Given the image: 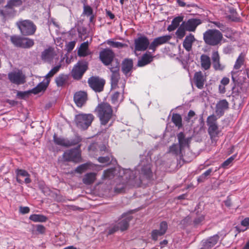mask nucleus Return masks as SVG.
<instances>
[{
    "mask_svg": "<svg viewBox=\"0 0 249 249\" xmlns=\"http://www.w3.org/2000/svg\"><path fill=\"white\" fill-rule=\"evenodd\" d=\"M132 174L134 177L133 178L131 177V179L133 180L135 184L141 183L144 178H150L152 176V173L148 160L144 159L141 160Z\"/></svg>",
    "mask_w": 249,
    "mask_h": 249,
    "instance_id": "1",
    "label": "nucleus"
},
{
    "mask_svg": "<svg viewBox=\"0 0 249 249\" xmlns=\"http://www.w3.org/2000/svg\"><path fill=\"white\" fill-rule=\"evenodd\" d=\"M60 68V65L55 66L45 76V81L39 83L36 87L29 91H18L17 94V96L21 99H23L28 95L29 92L36 94L40 92L44 91L49 84L50 78L53 77L54 74L59 71Z\"/></svg>",
    "mask_w": 249,
    "mask_h": 249,
    "instance_id": "2",
    "label": "nucleus"
},
{
    "mask_svg": "<svg viewBox=\"0 0 249 249\" xmlns=\"http://www.w3.org/2000/svg\"><path fill=\"white\" fill-rule=\"evenodd\" d=\"M95 112L102 125L107 124L113 116L112 107L107 103L103 102L98 104L95 108Z\"/></svg>",
    "mask_w": 249,
    "mask_h": 249,
    "instance_id": "3",
    "label": "nucleus"
},
{
    "mask_svg": "<svg viewBox=\"0 0 249 249\" xmlns=\"http://www.w3.org/2000/svg\"><path fill=\"white\" fill-rule=\"evenodd\" d=\"M201 23V21L197 18H191L187 21H183L179 27L176 34L178 38H182L185 35V32H194L197 26Z\"/></svg>",
    "mask_w": 249,
    "mask_h": 249,
    "instance_id": "4",
    "label": "nucleus"
},
{
    "mask_svg": "<svg viewBox=\"0 0 249 249\" xmlns=\"http://www.w3.org/2000/svg\"><path fill=\"white\" fill-rule=\"evenodd\" d=\"M223 38L222 34L218 30L209 29L203 34L205 43L210 46H215L220 44Z\"/></svg>",
    "mask_w": 249,
    "mask_h": 249,
    "instance_id": "5",
    "label": "nucleus"
},
{
    "mask_svg": "<svg viewBox=\"0 0 249 249\" xmlns=\"http://www.w3.org/2000/svg\"><path fill=\"white\" fill-rule=\"evenodd\" d=\"M16 25L21 33L24 36L33 35L36 30V25L32 21L28 19H20L16 22Z\"/></svg>",
    "mask_w": 249,
    "mask_h": 249,
    "instance_id": "6",
    "label": "nucleus"
},
{
    "mask_svg": "<svg viewBox=\"0 0 249 249\" xmlns=\"http://www.w3.org/2000/svg\"><path fill=\"white\" fill-rule=\"evenodd\" d=\"M94 116L91 114H79L75 117V122L79 128L87 129L91 124Z\"/></svg>",
    "mask_w": 249,
    "mask_h": 249,
    "instance_id": "7",
    "label": "nucleus"
},
{
    "mask_svg": "<svg viewBox=\"0 0 249 249\" xmlns=\"http://www.w3.org/2000/svg\"><path fill=\"white\" fill-rule=\"evenodd\" d=\"M80 146V145H79L76 148L66 151L63 155L64 160L75 163L81 162L82 159L81 152L79 150Z\"/></svg>",
    "mask_w": 249,
    "mask_h": 249,
    "instance_id": "8",
    "label": "nucleus"
},
{
    "mask_svg": "<svg viewBox=\"0 0 249 249\" xmlns=\"http://www.w3.org/2000/svg\"><path fill=\"white\" fill-rule=\"evenodd\" d=\"M53 141L54 143L64 147H70L78 144L82 139L80 136H75L73 138L69 140L62 137H57L56 134L53 135Z\"/></svg>",
    "mask_w": 249,
    "mask_h": 249,
    "instance_id": "9",
    "label": "nucleus"
},
{
    "mask_svg": "<svg viewBox=\"0 0 249 249\" xmlns=\"http://www.w3.org/2000/svg\"><path fill=\"white\" fill-rule=\"evenodd\" d=\"M150 42L148 38L144 36L138 37L134 40V53L138 56L137 52H143L149 48Z\"/></svg>",
    "mask_w": 249,
    "mask_h": 249,
    "instance_id": "10",
    "label": "nucleus"
},
{
    "mask_svg": "<svg viewBox=\"0 0 249 249\" xmlns=\"http://www.w3.org/2000/svg\"><path fill=\"white\" fill-rule=\"evenodd\" d=\"M216 121V118L213 115L209 116L207 119V124L209 126L208 131L211 139L217 136L219 133Z\"/></svg>",
    "mask_w": 249,
    "mask_h": 249,
    "instance_id": "11",
    "label": "nucleus"
},
{
    "mask_svg": "<svg viewBox=\"0 0 249 249\" xmlns=\"http://www.w3.org/2000/svg\"><path fill=\"white\" fill-rule=\"evenodd\" d=\"M8 76L10 82L16 85L23 84L25 82V76L21 71L11 72Z\"/></svg>",
    "mask_w": 249,
    "mask_h": 249,
    "instance_id": "12",
    "label": "nucleus"
},
{
    "mask_svg": "<svg viewBox=\"0 0 249 249\" xmlns=\"http://www.w3.org/2000/svg\"><path fill=\"white\" fill-rule=\"evenodd\" d=\"M87 65L83 62H78L73 67L71 75L75 79H80L87 70Z\"/></svg>",
    "mask_w": 249,
    "mask_h": 249,
    "instance_id": "13",
    "label": "nucleus"
},
{
    "mask_svg": "<svg viewBox=\"0 0 249 249\" xmlns=\"http://www.w3.org/2000/svg\"><path fill=\"white\" fill-rule=\"evenodd\" d=\"M90 88L96 92H101L103 90L105 83L104 80L98 77H90L88 80Z\"/></svg>",
    "mask_w": 249,
    "mask_h": 249,
    "instance_id": "14",
    "label": "nucleus"
},
{
    "mask_svg": "<svg viewBox=\"0 0 249 249\" xmlns=\"http://www.w3.org/2000/svg\"><path fill=\"white\" fill-rule=\"evenodd\" d=\"M114 54L110 49H104L100 53L99 57L102 62L106 66L109 65L113 60Z\"/></svg>",
    "mask_w": 249,
    "mask_h": 249,
    "instance_id": "15",
    "label": "nucleus"
},
{
    "mask_svg": "<svg viewBox=\"0 0 249 249\" xmlns=\"http://www.w3.org/2000/svg\"><path fill=\"white\" fill-rule=\"evenodd\" d=\"M171 38L170 36L166 35L154 38L153 41L150 43L149 49L152 50L153 52H154L157 47L168 42Z\"/></svg>",
    "mask_w": 249,
    "mask_h": 249,
    "instance_id": "16",
    "label": "nucleus"
},
{
    "mask_svg": "<svg viewBox=\"0 0 249 249\" xmlns=\"http://www.w3.org/2000/svg\"><path fill=\"white\" fill-rule=\"evenodd\" d=\"M132 217L130 215L123 214L116 223L119 230L121 231L128 229L129 223L132 220Z\"/></svg>",
    "mask_w": 249,
    "mask_h": 249,
    "instance_id": "17",
    "label": "nucleus"
},
{
    "mask_svg": "<svg viewBox=\"0 0 249 249\" xmlns=\"http://www.w3.org/2000/svg\"><path fill=\"white\" fill-rule=\"evenodd\" d=\"M168 229V225L166 222L162 221L160 223V229L154 230L151 232L152 239L154 241H157L159 236L164 235Z\"/></svg>",
    "mask_w": 249,
    "mask_h": 249,
    "instance_id": "18",
    "label": "nucleus"
},
{
    "mask_svg": "<svg viewBox=\"0 0 249 249\" xmlns=\"http://www.w3.org/2000/svg\"><path fill=\"white\" fill-rule=\"evenodd\" d=\"M112 72L111 75V88L115 89L117 87L119 80H120L119 68L117 64L115 67L109 68Z\"/></svg>",
    "mask_w": 249,
    "mask_h": 249,
    "instance_id": "19",
    "label": "nucleus"
},
{
    "mask_svg": "<svg viewBox=\"0 0 249 249\" xmlns=\"http://www.w3.org/2000/svg\"><path fill=\"white\" fill-rule=\"evenodd\" d=\"M74 101L77 106L82 107L87 100V94L85 91L76 92L73 97Z\"/></svg>",
    "mask_w": 249,
    "mask_h": 249,
    "instance_id": "20",
    "label": "nucleus"
},
{
    "mask_svg": "<svg viewBox=\"0 0 249 249\" xmlns=\"http://www.w3.org/2000/svg\"><path fill=\"white\" fill-rule=\"evenodd\" d=\"M212 64L214 69L216 71H222L225 67L220 62V56L217 51H214L212 55Z\"/></svg>",
    "mask_w": 249,
    "mask_h": 249,
    "instance_id": "21",
    "label": "nucleus"
},
{
    "mask_svg": "<svg viewBox=\"0 0 249 249\" xmlns=\"http://www.w3.org/2000/svg\"><path fill=\"white\" fill-rule=\"evenodd\" d=\"M194 81L196 87L199 89H202L206 82V77L201 71L196 72L194 74Z\"/></svg>",
    "mask_w": 249,
    "mask_h": 249,
    "instance_id": "22",
    "label": "nucleus"
},
{
    "mask_svg": "<svg viewBox=\"0 0 249 249\" xmlns=\"http://www.w3.org/2000/svg\"><path fill=\"white\" fill-rule=\"evenodd\" d=\"M229 107V103L226 100L219 101L216 105L215 112L217 115L222 116L225 111Z\"/></svg>",
    "mask_w": 249,
    "mask_h": 249,
    "instance_id": "23",
    "label": "nucleus"
},
{
    "mask_svg": "<svg viewBox=\"0 0 249 249\" xmlns=\"http://www.w3.org/2000/svg\"><path fill=\"white\" fill-rule=\"evenodd\" d=\"M219 236L216 234L202 242V247L201 249H210L218 241Z\"/></svg>",
    "mask_w": 249,
    "mask_h": 249,
    "instance_id": "24",
    "label": "nucleus"
},
{
    "mask_svg": "<svg viewBox=\"0 0 249 249\" xmlns=\"http://www.w3.org/2000/svg\"><path fill=\"white\" fill-rule=\"evenodd\" d=\"M177 138L178 141V144L181 149H184L187 146H189L191 138H186L183 132H180L177 135Z\"/></svg>",
    "mask_w": 249,
    "mask_h": 249,
    "instance_id": "25",
    "label": "nucleus"
},
{
    "mask_svg": "<svg viewBox=\"0 0 249 249\" xmlns=\"http://www.w3.org/2000/svg\"><path fill=\"white\" fill-rule=\"evenodd\" d=\"M200 59L201 68L204 70L210 69L211 66L210 57L205 54H203L201 55Z\"/></svg>",
    "mask_w": 249,
    "mask_h": 249,
    "instance_id": "26",
    "label": "nucleus"
},
{
    "mask_svg": "<svg viewBox=\"0 0 249 249\" xmlns=\"http://www.w3.org/2000/svg\"><path fill=\"white\" fill-rule=\"evenodd\" d=\"M133 61L131 59H125L123 63L122 66V70L124 73L127 74L131 71L133 68Z\"/></svg>",
    "mask_w": 249,
    "mask_h": 249,
    "instance_id": "27",
    "label": "nucleus"
},
{
    "mask_svg": "<svg viewBox=\"0 0 249 249\" xmlns=\"http://www.w3.org/2000/svg\"><path fill=\"white\" fill-rule=\"evenodd\" d=\"M69 76L67 74H60L55 78V82L57 87L65 86L68 83Z\"/></svg>",
    "mask_w": 249,
    "mask_h": 249,
    "instance_id": "28",
    "label": "nucleus"
},
{
    "mask_svg": "<svg viewBox=\"0 0 249 249\" xmlns=\"http://www.w3.org/2000/svg\"><path fill=\"white\" fill-rule=\"evenodd\" d=\"M195 41L194 36L191 34L186 36L183 42V46L186 51L189 52L191 50L192 44Z\"/></svg>",
    "mask_w": 249,
    "mask_h": 249,
    "instance_id": "29",
    "label": "nucleus"
},
{
    "mask_svg": "<svg viewBox=\"0 0 249 249\" xmlns=\"http://www.w3.org/2000/svg\"><path fill=\"white\" fill-rule=\"evenodd\" d=\"M153 56L148 53L144 54L141 59L138 62V66L143 67L149 63H150L153 60Z\"/></svg>",
    "mask_w": 249,
    "mask_h": 249,
    "instance_id": "30",
    "label": "nucleus"
},
{
    "mask_svg": "<svg viewBox=\"0 0 249 249\" xmlns=\"http://www.w3.org/2000/svg\"><path fill=\"white\" fill-rule=\"evenodd\" d=\"M96 175L95 173H89L85 174L82 179L83 182L86 185L92 184L96 179Z\"/></svg>",
    "mask_w": 249,
    "mask_h": 249,
    "instance_id": "31",
    "label": "nucleus"
},
{
    "mask_svg": "<svg viewBox=\"0 0 249 249\" xmlns=\"http://www.w3.org/2000/svg\"><path fill=\"white\" fill-rule=\"evenodd\" d=\"M54 55L53 49L49 48L42 53L41 57L42 60L45 61H50L53 58Z\"/></svg>",
    "mask_w": 249,
    "mask_h": 249,
    "instance_id": "32",
    "label": "nucleus"
},
{
    "mask_svg": "<svg viewBox=\"0 0 249 249\" xmlns=\"http://www.w3.org/2000/svg\"><path fill=\"white\" fill-rule=\"evenodd\" d=\"M183 20V16H178L175 18L171 23V24L169 25L167 30L171 32L175 30L179 25L180 22H182Z\"/></svg>",
    "mask_w": 249,
    "mask_h": 249,
    "instance_id": "33",
    "label": "nucleus"
},
{
    "mask_svg": "<svg viewBox=\"0 0 249 249\" xmlns=\"http://www.w3.org/2000/svg\"><path fill=\"white\" fill-rule=\"evenodd\" d=\"M89 44L88 42H85L82 43L78 51V54L80 56H86L88 53L87 51L88 49Z\"/></svg>",
    "mask_w": 249,
    "mask_h": 249,
    "instance_id": "34",
    "label": "nucleus"
},
{
    "mask_svg": "<svg viewBox=\"0 0 249 249\" xmlns=\"http://www.w3.org/2000/svg\"><path fill=\"white\" fill-rule=\"evenodd\" d=\"M29 219L35 222H43L46 221L47 217L42 214H34L30 216Z\"/></svg>",
    "mask_w": 249,
    "mask_h": 249,
    "instance_id": "35",
    "label": "nucleus"
},
{
    "mask_svg": "<svg viewBox=\"0 0 249 249\" xmlns=\"http://www.w3.org/2000/svg\"><path fill=\"white\" fill-rule=\"evenodd\" d=\"M172 121L178 128L182 126V118L179 114H173L172 117Z\"/></svg>",
    "mask_w": 249,
    "mask_h": 249,
    "instance_id": "36",
    "label": "nucleus"
},
{
    "mask_svg": "<svg viewBox=\"0 0 249 249\" xmlns=\"http://www.w3.org/2000/svg\"><path fill=\"white\" fill-rule=\"evenodd\" d=\"M22 4V1L21 0H10L8 1L5 8L7 9H10L11 11H13V8L14 7H18Z\"/></svg>",
    "mask_w": 249,
    "mask_h": 249,
    "instance_id": "37",
    "label": "nucleus"
},
{
    "mask_svg": "<svg viewBox=\"0 0 249 249\" xmlns=\"http://www.w3.org/2000/svg\"><path fill=\"white\" fill-rule=\"evenodd\" d=\"M115 173V169L114 168L108 169L104 171L102 178L103 179H111L114 177Z\"/></svg>",
    "mask_w": 249,
    "mask_h": 249,
    "instance_id": "38",
    "label": "nucleus"
},
{
    "mask_svg": "<svg viewBox=\"0 0 249 249\" xmlns=\"http://www.w3.org/2000/svg\"><path fill=\"white\" fill-rule=\"evenodd\" d=\"M34 45V41L33 39L28 38H22L21 41V48H29Z\"/></svg>",
    "mask_w": 249,
    "mask_h": 249,
    "instance_id": "39",
    "label": "nucleus"
},
{
    "mask_svg": "<svg viewBox=\"0 0 249 249\" xmlns=\"http://www.w3.org/2000/svg\"><path fill=\"white\" fill-rule=\"evenodd\" d=\"M123 100V95H120V93L119 92H115L111 96V102L112 103L116 105L120 102H121Z\"/></svg>",
    "mask_w": 249,
    "mask_h": 249,
    "instance_id": "40",
    "label": "nucleus"
},
{
    "mask_svg": "<svg viewBox=\"0 0 249 249\" xmlns=\"http://www.w3.org/2000/svg\"><path fill=\"white\" fill-rule=\"evenodd\" d=\"M183 149H181L179 145L177 144H173L169 148V152L176 155H180L181 154Z\"/></svg>",
    "mask_w": 249,
    "mask_h": 249,
    "instance_id": "41",
    "label": "nucleus"
},
{
    "mask_svg": "<svg viewBox=\"0 0 249 249\" xmlns=\"http://www.w3.org/2000/svg\"><path fill=\"white\" fill-rule=\"evenodd\" d=\"M244 56L242 53H241L238 57L233 67L234 69L236 70H239L241 67V66L244 64Z\"/></svg>",
    "mask_w": 249,
    "mask_h": 249,
    "instance_id": "42",
    "label": "nucleus"
},
{
    "mask_svg": "<svg viewBox=\"0 0 249 249\" xmlns=\"http://www.w3.org/2000/svg\"><path fill=\"white\" fill-rule=\"evenodd\" d=\"M112 158V156L111 153L107 154L105 156L99 157L98 158V160L99 162L102 163H109L111 162V159Z\"/></svg>",
    "mask_w": 249,
    "mask_h": 249,
    "instance_id": "43",
    "label": "nucleus"
},
{
    "mask_svg": "<svg viewBox=\"0 0 249 249\" xmlns=\"http://www.w3.org/2000/svg\"><path fill=\"white\" fill-rule=\"evenodd\" d=\"M90 162H87L78 166L75 170V172L81 174L87 170L90 166Z\"/></svg>",
    "mask_w": 249,
    "mask_h": 249,
    "instance_id": "44",
    "label": "nucleus"
},
{
    "mask_svg": "<svg viewBox=\"0 0 249 249\" xmlns=\"http://www.w3.org/2000/svg\"><path fill=\"white\" fill-rule=\"evenodd\" d=\"M22 38L18 36H12L10 39L13 44L17 47H21Z\"/></svg>",
    "mask_w": 249,
    "mask_h": 249,
    "instance_id": "45",
    "label": "nucleus"
},
{
    "mask_svg": "<svg viewBox=\"0 0 249 249\" xmlns=\"http://www.w3.org/2000/svg\"><path fill=\"white\" fill-rule=\"evenodd\" d=\"M107 44L114 48H122L127 46L126 44L111 40L107 41Z\"/></svg>",
    "mask_w": 249,
    "mask_h": 249,
    "instance_id": "46",
    "label": "nucleus"
},
{
    "mask_svg": "<svg viewBox=\"0 0 249 249\" xmlns=\"http://www.w3.org/2000/svg\"><path fill=\"white\" fill-rule=\"evenodd\" d=\"M213 169L212 168H210L205 171L203 174H202L197 179L198 182H203L206 178L210 175L211 173L212 172Z\"/></svg>",
    "mask_w": 249,
    "mask_h": 249,
    "instance_id": "47",
    "label": "nucleus"
},
{
    "mask_svg": "<svg viewBox=\"0 0 249 249\" xmlns=\"http://www.w3.org/2000/svg\"><path fill=\"white\" fill-rule=\"evenodd\" d=\"M204 220V215H200L198 216H197L193 221V223L195 226H196L197 225H199L200 224H201L203 221Z\"/></svg>",
    "mask_w": 249,
    "mask_h": 249,
    "instance_id": "48",
    "label": "nucleus"
},
{
    "mask_svg": "<svg viewBox=\"0 0 249 249\" xmlns=\"http://www.w3.org/2000/svg\"><path fill=\"white\" fill-rule=\"evenodd\" d=\"M83 13L87 16H90L93 14V10L89 5H84Z\"/></svg>",
    "mask_w": 249,
    "mask_h": 249,
    "instance_id": "49",
    "label": "nucleus"
},
{
    "mask_svg": "<svg viewBox=\"0 0 249 249\" xmlns=\"http://www.w3.org/2000/svg\"><path fill=\"white\" fill-rule=\"evenodd\" d=\"M235 155H233L230 158H229V159H228L226 160H225L222 164V166L223 167H225L227 166H228L229 165H230V164L231 163V162L234 160V159H235Z\"/></svg>",
    "mask_w": 249,
    "mask_h": 249,
    "instance_id": "50",
    "label": "nucleus"
},
{
    "mask_svg": "<svg viewBox=\"0 0 249 249\" xmlns=\"http://www.w3.org/2000/svg\"><path fill=\"white\" fill-rule=\"evenodd\" d=\"M75 44H76L75 41H72L69 42L66 45V49H67V51L69 52H70L73 49V48L75 45Z\"/></svg>",
    "mask_w": 249,
    "mask_h": 249,
    "instance_id": "51",
    "label": "nucleus"
},
{
    "mask_svg": "<svg viewBox=\"0 0 249 249\" xmlns=\"http://www.w3.org/2000/svg\"><path fill=\"white\" fill-rule=\"evenodd\" d=\"M191 221L192 220L190 216H186L180 221V224L185 226L190 224Z\"/></svg>",
    "mask_w": 249,
    "mask_h": 249,
    "instance_id": "52",
    "label": "nucleus"
},
{
    "mask_svg": "<svg viewBox=\"0 0 249 249\" xmlns=\"http://www.w3.org/2000/svg\"><path fill=\"white\" fill-rule=\"evenodd\" d=\"M100 152L101 155H104L105 154L110 153L108 149L105 145H102L100 146Z\"/></svg>",
    "mask_w": 249,
    "mask_h": 249,
    "instance_id": "53",
    "label": "nucleus"
},
{
    "mask_svg": "<svg viewBox=\"0 0 249 249\" xmlns=\"http://www.w3.org/2000/svg\"><path fill=\"white\" fill-rule=\"evenodd\" d=\"M17 176H21L23 177H29L28 173L24 170L18 169L17 170Z\"/></svg>",
    "mask_w": 249,
    "mask_h": 249,
    "instance_id": "54",
    "label": "nucleus"
},
{
    "mask_svg": "<svg viewBox=\"0 0 249 249\" xmlns=\"http://www.w3.org/2000/svg\"><path fill=\"white\" fill-rule=\"evenodd\" d=\"M118 231H119V230L117 225L115 224L113 227H110L109 228L108 231V235L112 234Z\"/></svg>",
    "mask_w": 249,
    "mask_h": 249,
    "instance_id": "55",
    "label": "nucleus"
},
{
    "mask_svg": "<svg viewBox=\"0 0 249 249\" xmlns=\"http://www.w3.org/2000/svg\"><path fill=\"white\" fill-rule=\"evenodd\" d=\"M30 209L28 207H20L19 208V212L22 214H26L29 213Z\"/></svg>",
    "mask_w": 249,
    "mask_h": 249,
    "instance_id": "56",
    "label": "nucleus"
},
{
    "mask_svg": "<svg viewBox=\"0 0 249 249\" xmlns=\"http://www.w3.org/2000/svg\"><path fill=\"white\" fill-rule=\"evenodd\" d=\"M36 231L40 233H43L45 232V228L43 225H38L36 226Z\"/></svg>",
    "mask_w": 249,
    "mask_h": 249,
    "instance_id": "57",
    "label": "nucleus"
},
{
    "mask_svg": "<svg viewBox=\"0 0 249 249\" xmlns=\"http://www.w3.org/2000/svg\"><path fill=\"white\" fill-rule=\"evenodd\" d=\"M241 225L245 227H248L249 226V217L245 218L244 220L241 221Z\"/></svg>",
    "mask_w": 249,
    "mask_h": 249,
    "instance_id": "58",
    "label": "nucleus"
},
{
    "mask_svg": "<svg viewBox=\"0 0 249 249\" xmlns=\"http://www.w3.org/2000/svg\"><path fill=\"white\" fill-rule=\"evenodd\" d=\"M228 19L233 21H238L239 18L235 16L234 15H229L227 16Z\"/></svg>",
    "mask_w": 249,
    "mask_h": 249,
    "instance_id": "59",
    "label": "nucleus"
},
{
    "mask_svg": "<svg viewBox=\"0 0 249 249\" xmlns=\"http://www.w3.org/2000/svg\"><path fill=\"white\" fill-rule=\"evenodd\" d=\"M230 80L227 77H224L221 81V83L224 86H226L229 83Z\"/></svg>",
    "mask_w": 249,
    "mask_h": 249,
    "instance_id": "60",
    "label": "nucleus"
},
{
    "mask_svg": "<svg viewBox=\"0 0 249 249\" xmlns=\"http://www.w3.org/2000/svg\"><path fill=\"white\" fill-rule=\"evenodd\" d=\"M106 14L107 16H108L111 19H113L115 17L114 14H112L110 11L107 10Z\"/></svg>",
    "mask_w": 249,
    "mask_h": 249,
    "instance_id": "61",
    "label": "nucleus"
},
{
    "mask_svg": "<svg viewBox=\"0 0 249 249\" xmlns=\"http://www.w3.org/2000/svg\"><path fill=\"white\" fill-rule=\"evenodd\" d=\"M195 115V113L193 110H190L188 114L189 119H191Z\"/></svg>",
    "mask_w": 249,
    "mask_h": 249,
    "instance_id": "62",
    "label": "nucleus"
},
{
    "mask_svg": "<svg viewBox=\"0 0 249 249\" xmlns=\"http://www.w3.org/2000/svg\"><path fill=\"white\" fill-rule=\"evenodd\" d=\"M114 191L115 192L118 193H122L124 191V188H120L118 187H116L115 188Z\"/></svg>",
    "mask_w": 249,
    "mask_h": 249,
    "instance_id": "63",
    "label": "nucleus"
},
{
    "mask_svg": "<svg viewBox=\"0 0 249 249\" xmlns=\"http://www.w3.org/2000/svg\"><path fill=\"white\" fill-rule=\"evenodd\" d=\"M177 2L178 5L181 7H184L185 6V3L180 0H178Z\"/></svg>",
    "mask_w": 249,
    "mask_h": 249,
    "instance_id": "64",
    "label": "nucleus"
}]
</instances>
